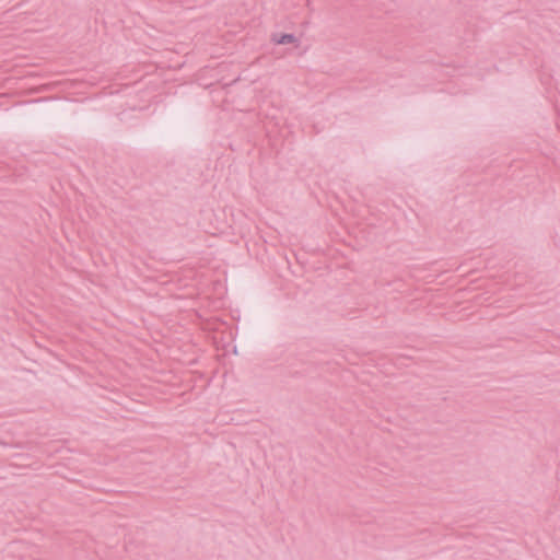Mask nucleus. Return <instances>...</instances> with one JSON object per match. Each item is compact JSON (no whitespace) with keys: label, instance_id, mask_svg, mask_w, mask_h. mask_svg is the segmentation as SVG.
<instances>
[{"label":"nucleus","instance_id":"1","mask_svg":"<svg viewBox=\"0 0 560 560\" xmlns=\"http://www.w3.org/2000/svg\"><path fill=\"white\" fill-rule=\"evenodd\" d=\"M272 40L277 45H290V44H295L296 43V38L292 34L275 35Z\"/></svg>","mask_w":560,"mask_h":560}]
</instances>
